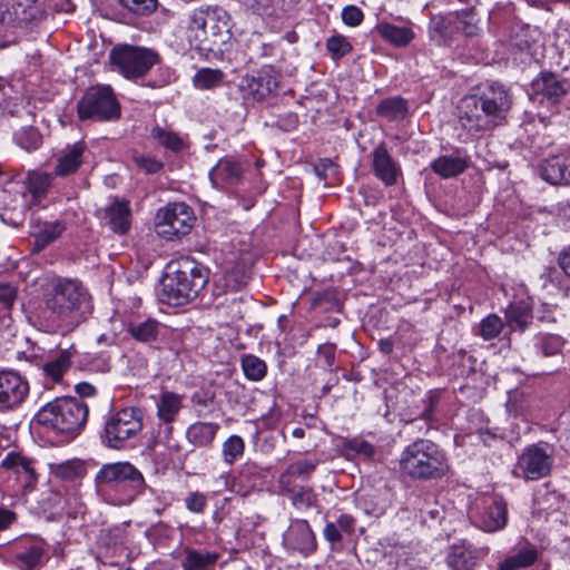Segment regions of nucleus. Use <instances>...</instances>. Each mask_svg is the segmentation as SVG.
Instances as JSON below:
<instances>
[{
	"label": "nucleus",
	"instance_id": "obj_49",
	"mask_svg": "<svg viewBox=\"0 0 570 570\" xmlns=\"http://www.w3.org/2000/svg\"><path fill=\"white\" fill-rule=\"evenodd\" d=\"M502 320L495 314H490L481 321L479 325V335L484 341H490L495 338L502 332Z\"/></svg>",
	"mask_w": 570,
	"mask_h": 570
},
{
	"label": "nucleus",
	"instance_id": "obj_47",
	"mask_svg": "<svg viewBox=\"0 0 570 570\" xmlns=\"http://www.w3.org/2000/svg\"><path fill=\"white\" fill-rule=\"evenodd\" d=\"M245 452V442L239 435H230L222 446L223 460L227 464H233L243 456Z\"/></svg>",
	"mask_w": 570,
	"mask_h": 570
},
{
	"label": "nucleus",
	"instance_id": "obj_30",
	"mask_svg": "<svg viewBox=\"0 0 570 570\" xmlns=\"http://www.w3.org/2000/svg\"><path fill=\"white\" fill-rule=\"evenodd\" d=\"M53 176V173L28 171L24 178V185L31 196V205H40L52 184Z\"/></svg>",
	"mask_w": 570,
	"mask_h": 570
},
{
	"label": "nucleus",
	"instance_id": "obj_1",
	"mask_svg": "<svg viewBox=\"0 0 570 570\" xmlns=\"http://www.w3.org/2000/svg\"><path fill=\"white\" fill-rule=\"evenodd\" d=\"M512 104L509 88L498 81L487 82L459 101L458 122L471 137L480 138L505 121Z\"/></svg>",
	"mask_w": 570,
	"mask_h": 570
},
{
	"label": "nucleus",
	"instance_id": "obj_5",
	"mask_svg": "<svg viewBox=\"0 0 570 570\" xmlns=\"http://www.w3.org/2000/svg\"><path fill=\"white\" fill-rule=\"evenodd\" d=\"M208 282L207 272L188 263L185 268L166 274L161 279L158 298L163 304L181 306L197 297Z\"/></svg>",
	"mask_w": 570,
	"mask_h": 570
},
{
	"label": "nucleus",
	"instance_id": "obj_36",
	"mask_svg": "<svg viewBox=\"0 0 570 570\" xmlns=\"http://www.w3.org/2000/svg\"><path fill=\"white\" fill-rule=\"evenodd\" d=\"M76 354L77 351L73 346L61 350L56 356L43 364L45 374L55 382L61 381L63 374L70 368Z\"/></svg>",
	"mask_w": 570,
	"mask_h": 570
},
{
	"label": "nucleus",
	"instance_id": "obj_44",
	"mask_svg": "<svg viewBox=\"0 0 570 570\" xmlns=\"http://www.w3.org/2000/svg\"><path fill=\"white\" fill-rule=\"evenodd\" d=\"M224 81V73L219 69L202 68L193 77L197 89L210 90L219 87Z\"/></svg>",
	"mask_w": 570,
	"mask_h": 570
},
{
	"label": "nucleus",
	"instance_id": "obj_38",
	"mask_svg": "<svg viewBox=\"0 0 570 570\" xmlns=\"http://www.w3.org/2000/svg\"><path fill=\"white\" fill-rule=\"evenodd\" d=\"M49 466L50 473L62 481L80 480L87 473L85 462L78 459L51 463Z\"/></svg>",
	"mask_w": 570,
	"mask_h": 570
},
{
	"label": "nucleus",
	"instance_id": "obj_42",
	"mask_svg": "<svg viewBox=\"0 0 570 570\" xmlns=\"http://www.w3.org/2000/svg\"><path fill=\"white\" fill-rule=\"evenodd\" d=\"M446 21L454 31L462 33L465 37H473L479 31L474 14L470 12L450 13L446 17Z\"/></svg>",
	"mask_w": 570,
	"mask_h": 570
},
{
	"label": "nucleus",
	"instance_id": "obj_8",
	"mask_svg": "<svg viewBox=\"0 0 570 570\" xmlns=\"http://www.w3.org/2000/svg\"><path fill=\"white\" fill-rule=\"evenodd\" d=\"M142 430V415L138 407H125L108 416L105 422L102 443L110 449L120 450Z\"/></svg>",
	"mask_w": 570,
	"mask_h": 570
},
{
	"label": "nucleus",
	"instance_id": "obj_9",
	"mask_svg": "<svg viewBox=\"0 0 570 570\" xmlns=\"http://www.w3.org/2000/svg\"><path fill=\"white\" fill-rule=\"evenodd\" d=\"M80 120L111 121L120 117V106L109 86L89 88L77 104Z\"/></svg>",
	"mask_w": 570,
	"mask_h": 570
},
{
	"label": "nucleus",
	"instance_id": "obj_10",
	"mask_svg": "<svg viewBox=\"0 0 570 570\" xmlns=\"http://www.w3.org/2000/svg\"><path fill=\"white\" fill-rule=\"evenodd\" d=\"M158 59L159 56L154 50L130 45H118L109 53L112 68L126 78L144 76Z\"/></svg>",
	"mask_w": 570,
	"mask_h": 570
},
{
	"label": "nucleus",
	"instance_id": "obj_63",
	"mask_svg": "<svg viewBox=\"0 0 570 570\" xmlns=\"http://www.w3.org/2000/svg\"><path fill=\"white\" fill-rule=\"evenodd\" d=\"M340 528L335 524V522H328L323 531L324 538L331 543H338L342 541Z\"/></svg>",
	"mask_w": 570,
	"mask_h": 570
},
{
	"label": "nucleus",
	"instance_id": "obj_16",
	"mask_svg": "<svg viewBox=\"0 0 570 570\" xmlns=\"http://www.w3.org/2000/svg\"><path fill=\"white\" fill-rule=\"evenodd\" d=\"M283 544L287 550L297 552L303 557L313 554L317 549L315 534L309 523L303 519L291 521L283 534Z\"/></svg>",
	"mask_w": 570,
	"mask_h": 570
},
{
	"label": "nucleus",
	"instance_id": "obj_25",
	"mask_svg": "<svg viewBox=\"0 0 570 570\" xmlns=\"http://www.w3.org/2000/svg\"><path fill=\"white\" fill-rule=\"evenodd\" d=\"M1 468L14 473L24 489H31L37 480L32 461L14 451L6 454L1 461Z\"/></svg>",
	"mask_w": 570,
	"mask_h": 570
},
{
	"label": "nucleus",
	"instance_id": "obj_51",
	"mask_svg": "<svg viewBox=\"0 0 570 570\" xmlns=\"http://www.w3.org/2000/svg\"><path fill=\"white\" fill-rule=\"evenodd\" d=\"M129 12L137 16H148L157 9V0H118Z\"/></svg>",
	"mask_w": 570,
	"mask_h": 570
},
{
	"label": "nucleus",
	"instance_id": "obj_52",
	"mask_svg": "<svg viewBox=\"0 0 570 570\" xmlns=\"http://www.w3.org/2000/svg\"><path fill=\"white\" fill-rule=\"evenodd\" d=\"M326 48L334 59H340L352 51V45L342 35H335L327 39Z\"/></svg>",
	"mask_w": 570,
	"mask_h": 570
},
{
	"label": "nucleus",
	"instance_id": "obj_61",
	"mask_svg": "<svg viewBox=\"0 0 570 570\" xmlns=\"http://www.w3.org/2000/svg\"><path fill=\"white\" fill-rule=\"evenodd\" d=\"M214 395L208 392H195L191 395V403L196 407V413L198 416H202L203 410L207 407L213 402Z\"/></svg>",
	"mask_w": 570,
	"mask_h": 570
},
{
	"label": "nucleus",
	"instance_id": "obj_14",
	"mask_svg": "<svg viewBox=\"0 0 570 570\" xmlns=\"http://www.w3.org/2000/svg\"><path fill=\"white\" fill-rule=\"evenodd\" d=\"M43 0H0V23L21 27L42 19Z\"/></svg>",
	"mask_w": 570,
	"mask_h": 570
},
{
	"label": "nucleus",
	"instance_id": "obj_40",
	"mask_svg": "<svg viewBox=\"0 0 570 570\" xmlns=\"http://www.w3.org/2000/svg\"><path fill=\"white\" fill-rule=\"evenodd\" d=\"M538 560V551L535 548H523L517 553L507 557L500 564L498 570H520L528 568Z\"/></svg>",
	"mask_w": 570,
	"mask_h": 570
},
{
	"label": "nucleus",
	"instance_id": "obj_12",
	"mask_svg": "<svg viewBox=\"0 0 570 570\" xmlns=\"http://www.w3.org/2000/svg\"><path fill=\"white\" fill-rule=\"evenodd\" d=\"M552 464V449L547 443L531 444L519 456L515 473L527 481H537L550 473Z\"/></svg>",
	"mask_w": 570,
	"mask_h": 570
},
{
	"label": "nucleus",
	"instance_id": "obj_21",
	"mask_svg": "<svg viewBox=\"0 0 570 570\" xmlns=\"http://www.w3.org/2000/svg\"><path fill=\"white\" fill-rule=\"evenodd\" d=\"M507 522V503L501 498H485L479 512L478 525L487 532H494L503 529Z\"/></svg>",
	"mask_w": 570,
	"mask_h": 570
},
{
	"label": "nucleus",
	"instance_id": "obj_59",
	"mask_svg": "<svg viewBox=\"0 0 570 570\" xmlns=\"http://www.w3.org/2000/svg\"><path fill=\"white\" fill-rule=\"evenodd\" d=\"M364 14L356 6H346L342 10V20L350 27H356L363 21Z\"/></svg>",
	"mask_w": 570,
	"mask_h": 570
},
{
	"label": "nucleus",
	"instance_id": "obj_33",
	"mask_svg": "<svg viewBox=\"0 0 570 570\" xmlns=\"http://www.w3.org/2000/svg\"><path fill=\"white\" fill-rule=\"evenodd\" d=\"M380 37L394 47H405L414 39L411 28L382 21L375 27Z\"/></svg>",
	"mask_w": 570,
	"mask_h": 570
},
{
	"label": "nucleus",
	"instance_id": "obj_45",
	"mask_svg": "<svg viewBox=\"0 0 570 570\" xmlns=\"http://www.w3.org/2000/svg\"><path fill=\"white\" fill-rule=\"evenodd\" d=\"M160 324L155 320H146L138 324L129 326L130 335L140 342L149 343L157 338Z\"/></svg>",
	"mask_w": 570,
	"mask_h": 570
},
{
	"label": "nucleus",
	"instance_id": "obj_46",
	"mask_svg": "<svg viewBox=\"0 0 570 570\" xmlns=\"http://www.w3.org/2000/svg\"><path fill=\"white\" fill-rule=\"evenodd\" d=\"M242 368L245 376L254 382L263 380L267 373L265 361L252 354L242 357Z\"/></svg>",
	"mask_w": 570,
	"mask_h": 570
},
{
	"label": "nucleus",
	"instance_id": "obj_60",
	"mask_svg": "<svg viewBox=\"0 0 570 570\" xmlns=\"http://www.w3.org/2000/svg\"><path fill=\"white\" fill-rule=\"evenodd\" d=\"M315 174L324 180H327L331 176L336 175V165L328 158L322 159L315 167Z\"/></svg>",
	"mask_w": 570,
	"mask_h": 570
},
{
	"label": "nucleus",
	"instance_id": "obj_32",
	"mask_svg": "<svg viewBox=\"0 0 570 570\" xmlns=\"http://www.w3.org/2000/svg\"><path fill=\"white\" fill-rule=\"evenodd\" d=\"M317 465V460H301L291 463L278 476V487L298 485L296 479L308 480Z\"/></svg>",
	"mask_w": 570,
	"mask_h": 570
},
{
	"label": "nucleus",
	"instance_id": "obj_35",
	"mask_svg": "<svg viewBox=\"0 0 570 570\" xmlns=\"http://www.w3.org/2000/svg\"><path fill=\"white\" fill-rule=\"evenodd\" d=\"M157 416L160 421L173 423L183 407V396L174 392H163L156 403Z\"/></svg>",
	"mask_w": 570,
	"mask_h": 570
},
{
	"label": "nucleus",
	"instance_id": "obj_43",
	"mask_svg": "<svg viewBox=\"0 0 570 570\" xmlns=\"http://www.w3.org/2000/svg\"><path fill=\"white\" fill-rule=\"evenodd\" d=\"M564 340L552 333H538L534 336V346L543 356H553L561 352Z\"/></svg>",
	"mask_w": 570,
	"mask_h": 570
},
{
	"label": "nucleus",
	"instance_id": "obj_57",
	"mask_svg": "<svg viewBox=\"0 0 570 570\" xmlns=\"http://www.w3.org/2000/svg\"><path fill=\"white\" fill-rule=\"evenodd\" d=\"M132 159L136 166L146 174H155L163 167V164L154 157L136 155Z\"/></svg>",
	"mask_w": 570,
	"mask_h": 570
},
{
	"label": "nucleus",
	"instance_id": "obj_15",
	"mask_svg": "<svg viewBox=\"0 0 570 570\" xmlns=\"http://www.w3.org/2000/svg\"><path fill=\"white\" fill-rule=\"evenodd\" d=\"M279 85V75L271 66H265L256 73L240 78L239 88L253 100L261 101L274 94Z\"/></svg>",
	"mask_w": 570,
	"mask_h": 570
},
{
	"label": "nucleus",
	"instance_id": "obj_18",
	"mask_svg": "<svg viewBox=\"0 0 570 570\" xmlns=\"http://www.w3.org/2000/svg\"><path fill=\"white\" fill-rule=\"evenodd\" d=\"M9 559L19 570H40L46 562V552L41 543L24 540L11 549Z\"/></svg>",
	"mask_w": 570,
	"mask_h": 570
},
{
	"label": "nucleus",
	"instance_id": "obj_41",
	"mask_svg": "<svg viewBox=\"0 0 570 570\" xmlns=\"http://www.w3.org/2000/svg\"><path fill=\"white\" fill-rule=\"evenodd\" d=\"M376 112L390 121L404 119L407 114L406 100L401 97L386 98L379 104Z\"/></svg>",
	"mask_w": 570,
	"mask_h": 570
},
{
	"label": "nucleus",
	"instance_id": "obj_2",
	"mask_svg": "<svg viewBox=\"0 0 570 570\" xmlns=\"http://www.w3.org/2000/svg\"><path fill=\"white\" fill-rule=\"evenodd\" d=\"M397 462L401 476L411 481H438L450 472L446 452L429 439H416L405 445Z\"/></svg>",
	"mask_w": 570,
	"mask_h": 570
},
{
	"label": "nucleus",
	"instance_id": "obj_50",
	"mask_svg": "<svg viewBox=\"0 0 570 570\" xmlns=\"http://www.w3.org/2000/svg\"><path fill=\"white\" fill-rule=\"evenodd\" d=\"M151 135L161 146L173 151H178L183 147V140L176 132L157 126L151 130Z\"/></svg>",
	"mask_w": 570,
	"mask_h": 570
},
{
	"label": "nucleus",
	"instance_id": "obj_56",
	"mask_svg": "<svg viewBox=\"0 0 570 570\" xmlns=\"http://www.w3.org/2000/svg\"><path fill=\"white\" fill-rule=\"evenodd\" d=\"M185 505L193 513H202L207 505V497L198 491L190 492L185 499Z\"/></svg>",
	"mask_w": 570,
	"mask_h": 570
},
{
	"label": "nucleus",
	"instance_id": "obj_28",
	"mask_svg": "<svg viewBox=\"0 0 570 570\" xmlns=\"http://www.w3.org/2000/svg\"><path fill=\"white\" fill-rule=\"evenodd\" d=\"M507 325L511 332H524L533 322L532 307L527 302L512 303L505 312Z\"/></svg>",
	"mask_w": 570,
	"mask_h": 570
},
{
	"label": "nucleus",
	"instance_id": "obj_48",
	"mask_svg": "<svg viewBox=\"0 0 570 570\" xmlns=\"http://www.w3.org/2000/svg\"><path fill=\"white\" fill-rule=\"evenodd\" d=\"M14 140L22 149L32 151L40 147L42 137L37 128L24 127L14 134Z\"/></svg>",
	"mask_w": 570,
	"mask_h": 570
},
{
	"label": "nucleus",
	"instance_id": "obj_34",
	"mask_svg": "<svg viewBox=\"0 0 570 570\" xmlns=\"http://www.w3.org/2000/svg\"><path fill=\"white\" fill-rule=\"evenodd\" d=\"M535 36L537 30L530 26L515 24L511 27L507 42L511 51L520 53L530 52L535 43Z\"/></svg>",
	"mask_w": 570,
	"mask_h": 570
},
{
	"label": "nucleus",
	"instance_id": "obj_26",
	"mask_svg": "<svg viewBox=\"0 0 570 570\" xmlns=\"http://www.w3.org/2000/svg\"><path fill=\"white\" fill-rule=\"evenodd\" d=\"M104 219L106 225L116 234L125 235L131 225V212L129 203L115 199L105 208Z\"/></svg>",
	"mask_w": 570,
	"mask_h": 570
},
{
	"label": "nucleus",
	"instance_id": "obj_11",
	"mask_svg": "<svg viewBox=\"0 0 570 570\" xmlns=\"http://www.w3.org/2000/svg\"><path fill=\"white\" fill-rule=\"evenodd\" d=\"M194 220L189 206L185 203H173L158 209L155 225L160 237L174 240L189 234Z\"/></svg>",
	"mask_w": 570,
	"mask_h": 570
},
{
	"label": "nucleus",
	"instance_id": "obj_4",
	"mask_svg": "<svg viewBox=\"0 0 570 570\" xmlns=\"http://www.w3.org/2000/svg\"><path fill=\"white\" fill-rule=\"evenodd\" d=\"M88 405L77 397H57L42 405L35 421L45 429L72 439L85 428Z\"/></svg>",
	"mask_w": 570,
	"mask_h": 570
},
{
	"label": "nucleus",
	"instance_id": "obj_53",
	"mask_svg": "<svg viewBox=\"0 0 570 570\" xmlns=\"http://www.w3.org/2000/svg\"><path fill=\"white\" fill-rule=\"evenodd\" d=\"M29 208H27L26 204H21L20 208H4L0 214L2 222L8 223L11 226L18 227L22 225L27 217Z\"/></svg>",
	"mask_w": 570,
	"mask_h": 570
},
{
	"label": "nucleus",
	"instance_id": "obj_20",
	"mask_svg": "<svg viewBox=\"0 0 570 570\" xmlns=\"http://www.w3.org/2000/svg\"><path fill=\"white\" fill-rule=\"evenodd\" d=\"M371 168L374 176L385 186H393L401 175L399 163L391 156L384 142L379 144L371 153Z\"/></svg>",
	"mask_w": 570,
	"mask_h": 570
},
{
	"label": "nucleus",
	"instance_id": "obj_6",
	"mask_svg": "<svg viewBox=\"0 0 570 570\" xmlns=\"http://www.w3.org/2000/svg\"><path fill=\"white\" fill-rule=\"evenodd\" d=\"M190 31L206 49L226 45L232 38L230 16L220 7L199 8L189 16Z\"/></svg>",
	"mask_w": 570,
	"mask_h": 570
},
{
	"label": "nucleus",
	"instance_id": "obj_29",
	"mask_svg": "<svg viewBox=\"0 0 570 570\" xmlns=\"http://www.w3.org/2000/svg\"><path fill=\"white\" fill-rule=\"evenodd\" d=\"M181 568L183 570H209L217 560L218 554L216 552H209L206 550H198L186 547L183 550Z\"/></svg>",
	"mask_w": 570,
	"mask_h": 570
},
{
	"label": "nucleus",
	"instance_id": "obj_62",
	"mask_svg": "<svg viewBox=\"0 0 570 570\" xmlns=\"http://www.w3.org/2000/svg\"><path fill=\"white\" fill-rule=\"evenodd\" d=\"M350 449L357 454L363 455L366 459H371L375 455V448L370 442L354 440L350 444Z\"/></svg>",
	"mask_w": 570,
	"mask_h": 570
},
{
	"label": "nucleus",
	"instance_id": "obj_39",
	"mask_svg": "<svg viewBox=\"0 0 570 570\" xmlns=\"http://www.w3.org/2000/svg\"><path fill=\"white\" fill-rule=\"evenodd\" d=\"M66 225L60 220L46 222L35 232V249L42 250L65 232Z\"/></svg>",
	"mask_w": 570,
	"mask_h": 570
},
{
	"label": "nucleus",
	"instance_id": "obj_55",
	"mask_svg": "<svg viewBox=\"0 0 570 570\" xmlns=\"http://www.w3.org/2000/svg\"><path fill=\"white\" fill-rule=\"evenodd\" d=\"M17 297L16 288L9 283H0V308L4 314L9 313Z\"/></svg>",
	"mask_w": 570,
	"mask_h": 570
},
{
	"label": "nucleus",
	"instance_id": "obj_24",
	"mask_svg": "<svg viewBox=\"0 0 570 570\" xmlns=\"http://www.w3.org/2000/svg\"><path fill=\"white\" fill-rule=\"evenodd\" d=\"M531 87L533 92L557 102L567 95L570 89V82L566 79H560L553 72L542 71L532 80Z\"/></svg>",
	"mask_w": 570,
	"mask_h": 570
},
{
	"label": "nucleus",
	"instance_id": "obj_7",
	"mask_svg": "<svg viewBox=\"0 0 570 570\" xmlns=\"http://www.w3.org/2000/svg\"><path fill=\"white\" fill-rule=\"evenodd\" d=\"M87 301V292L75 279H59L46 296V307L59 321L78 324L81 308Z\"/></svg>",
	"mask_w": 570,
	"mask_h": 570
},
{
	"label": "nucleus",
	"instance_id": "obj_13",
	"mask_svg": "<svg viewBox=\"0 0 570 570\" xmlns=\"http://www.w3.org/2000/svg\"><path fill=\"white\" fill-rule=\"evenodd\" d=\"M30 393L28 380L14 370H0V414L19 410Z\"/></svg>",
	"mask_w": 570,
	"mask_h": 570
},
{
	"label": "nucleus",
	"instance_id": "obj_58",
	"mask_svg": "<svg viewBox=\"0 0 570 570\" xmlns=\"http://www.w3.org/2000/svg\"><path fill=\"white\" fill-rule=\"evenodd\" d=\"M439 403V396L436 394H429L426 407L421 414V420L424 421V431L428 432L431 429V423L434 422V409ZM423 430V428H420Z\"/></svg>",
	"mask_w": 570,
	"mask_h": 570
},
{
	"label": "nucleus",
	"instance_id": "obj_64",
	"mask_svg": "<svg viewBox=\"0 0 570 570\" xmlns=\"http://www.w3.org/2000/svg\"><path fill=\"white\" fill-rule=\"evenodd\" d=\"M558 265L570 277V245L564 247L558 256Z\"/></svg>",
	"mask_w": 570,
	"mask_h": 570
},
{
	"label": "nucleus",
	"instance_id": "obj_17",
	"mask_svg": "<svg viewBox=\"0 0 570 570\" xmlns=\"http://www.w3.org/2000/svg\"><path fill=\"white\" fill-rule=\"evenodd\" d=\"M539 173L551 185H570V149H561L542 159Z\"/></svg>",
	"mask_w": 570,
	"mask_h": 570
},
{
	"label": "nucleus",
	"instance_id": "obj_3",
	"mask_svg": "<svg viewBox=\"0 0 570 570\" xmlns=\"http://www.w3.org/2000/svg\"><path fill=\"white\" fill-rule=\"evenodd\" d=\"M95 487L97 493L112 505H127L146 490L153 492L142 473L126 461L104 464L95 476Z\"/></svg>",
	"mask_w": 570,
	"mask_h": 570
},
{
	"label": "nucleus",
	"instance_id": "obj_22",
	"mask_svg": "<svg viewBox=\"0 0 570 570\" xmlns=\"http://www.w3.org/2000/svg\"><path fill=\"white\" fill-rule=\"evenodd\" d=\"M243 166L232 159L222 158L209 171L212 185L222 190H229L243 180Z\"/></svg>",
	"mask_w": 570,
	"mask_h": 570
},
{
	"label": "nucleus",
	"instance_id": "obj_23",
	"mask_svg": "<svg viewBox=\"0 0 570 570\" xmlns=\"http://www.w3.org/2000/svg\"><path fill=\"white\" fill-rule=\"evenodd\" d=\"M86 150L87 145L82 140L72 145H67L57 155V164L55 166L53 175L57 177L73 175L81 166Z\"/></svg>",
	"mask_w": 570,
	"mask_h": 570
},
{
	"label": "nucleus",
	"instance_id": "obj_31",
	"mask_svg": "<svg viewBox=\"0 0 570 570\" xmlns=\"http://www.w3.org/2000/svg\"><path fill=\"white\" fill-rule=\"evenodd\" d=\"M219 430V424L214 422H195L187 428L188 442L197 448L210 446Z\"/></svg>",
	"mask_w": 570,
	"mask_h": 570
},
{
	"label": "nucleus",
	"instance_id": "obj_19",
	"mask_svg": "<svg viewBox=\"0 0 570 570\" xmlns=\"http://www.w3.org/2000/svg\"><path fill=\"white\" fill-rule=\"evenodd\" d=\"M487 553V548H476L469 541L461 540L449 547L446 564L452 570H473Z\"/></svg>",
	"mask_w": 570,
	"mask_h": 570
},
{
	"label": "nucleus",
	"instance_id": "obj_37",
	"mask_svg": "<svg viewBox=\"0 0 570 570\" xmlns=\"http://www.w3.org/2000/svg\"><path fill=\"white\" fill-rule=\"evenodd\" d=\"M466 167V160L459 156H440L431 163L433 171L444 179L462 174Z\"/></svg>",
	"mask_w": 570,
	"mask_h": 570
},
{
	"label": "nucleus",
	"instance_id": "obj_27",
	"mask_svg": "<svg viewBox=\"0 0 570 570\" xmlns=\"http://www.w3.org/2000/svg\"><path fill=\"white\" fill-rule=\"evenodd\" d=\"M279 492L286 495L292 502L293 507L299 511H307L317 507V494L313 488L308 485H288L278 487Z\"/></svg>",
	"mask_w": 570,
	"mask_h": 570
},
{
	"label": "nucleus",
	"instance_id": "obj_54",
	"mask_svg": "<svg viewBox=\"0 0 570 570\" xmlns=\"http://www.w3.org/2000/svg\"><path fill=\"white\" fill-rule=\"evenodd\" d=\"M336 345L332 343L321 344L317 348V360L326 370H332L335 363Z\"/></svg>",
	"mask_w": 570,
	"mask_h": 570
}]
</instances>
